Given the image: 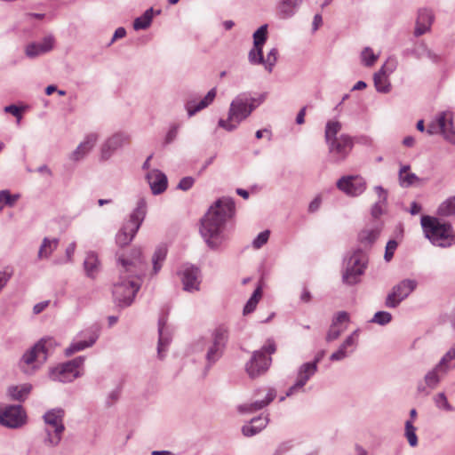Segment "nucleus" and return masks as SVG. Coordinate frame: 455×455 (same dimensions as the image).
I'll return each mask as SVG.
<instances>
[{"label": "nucleus", "mask_w": 455, "mask_h": 455, "mask_svg": "<svg viewBox=\"0 0 455 455\" xmlns=\"http://www.w3.org/2000/svg\"><path fill=\"white\" fill-rule=\"evenodd\" d=\"M405 54H411L418 60L422 59L424 57H427L433 60H436V55L433 53L424 44L417 45L414 49L406 50Z\"/></svg>", "instance_id": "obj_37"}, {"label": "nucleus", "mask_w": 455, "mask_h": 455, "mask_svg": "<svg viewBox=\"0 0 455 455\" xmlns=\"http://www.w3.org/2000/svg\"><path fill=\"white\" fill-rule=\"evenodd\" d=\"M54 38L52 36H45L42 42L31 43L26 47V55L36 58L50 52L53 48Z\"/></svg>", "instance_id": "obj_24"}, {"label": "nucleus", "mask_w": 455, "mask_h": 455, "mask_svg": "<svg viewBox=\"0 0 455 455\" xmlns=\"http://www.w3.org/2000/svg\"><path fill=\"white\" fill-rule=\"evenodd\" d=\"M396 67L397 60L395 58H388L384 65L380 68V69L374 74V76L388 78V76L396 69Z\"/></svg>", "instance_id": "obj_42"}, {"label": "nucleus", "mask_w": 455, "mask_h": 455, "mask_svg": "<svg viewBox=\"0 0 455 455\" xmlns=\"http://www.w3.org/2000/svg\"><path fill=\"white\" fill-rule=\"evenodd\" d=\"M98 334L92 330L80 332L77 335L78 339H75L69 347L65 349V355L70 356L74 353L92 347L98 339Z\"/></svg>", "instance_id": "obj_16"}, {"label": "nucleus", "mask_w": 455, "mask_h": 455, "mask_svg": "<svg viewBox=\"0 0 455 455\" xmlns=\"http://www.w3.org/2000/svg\"><path fill=\"white\" fill-rule=\"evenodd\" d=\"M268 421L269 419L267 416L264 418L260 416L255 417L251 419L249 424L243 426L242 433L246 437L253 436L264 429L267 427Z\"/></svg>", "instance_id": "obj_28"}, {"label": "nucleus", "mask_w": 455, "mask_h": 455, "mask_svg": "<svg viewBox=\"0 0 455 455\" xmlns=\"http://www.w3.org/2000/svg\"><path fill=\"white\" fill-rule=\"evenodd\" d=\"M84 267L87 276L90 278H94L95 274L99 268V259L94 252L91 251L87 253L84 261Z\"/></svg>", "instance_id": "obj_34"}, {"label": "nucleus", "mask_w": 455, "mask_h": 455, "mask_svg": "<svg viewBox=\"0 0 455 455\" xmlns=\"http://www.w3.org/2000/svg\"><path fill=\"white\" fill-rule=\"evenodd\" d=\"M374 190L379 196V200L371 207V215L377 219L383 213V206L387 204V191L381 186H376Z\"/></svg>", "instance_id": "obj_31"}, {"label": "nucleus", "mask_w": 455, "mask_h": 455, "mask_svg": "<svg viewBox=\"0 0 455 455\" xmlns=\"http://www.w3.org/2000/svg\"><path fill=\"white\" fill-rule=\"evenodd\" d=\"M337 187L348 196H357L364 192L366 182L360 176H344L337 181Z\"/></svg>", "instance_id": "obj_15"}, {"label": "nucleus", "mask_w": 455, "mask_h": 455, "mask_svg": "<svg viewBox=\"0 0 455 455\" xmlns=\"http://www.w3.org/2000/svg\"><path fill=\"white\" fill-rule=\"evenodd\" d=\"M291 448V442H284L281 443L275 450L273 455H283Z\"/></svg>", "instance_id": "obj_63"}, {"label": "nucleus", "mask_w": 455, "mask_h": 455, "mask_svg": "<svg viewBox=\"0 0 455 455\" xmlns=\"http://www.w3.org/2000/svg\"><path fill=\"white\" fill-rule=\"evenodd\" d=\"M268 238H269V231L268 230L260 232L252 242L253 247L256 249L260 248L267 242Z\"/></svg>", "instance_id": "obj_55"}, {"label": "nucleus", "mask_w": 455, "mask_h": 455, "mask_svg": "<svg viewBox=\"0 0 455 455\" xmlns=\"http://www.w3.org/2000/svg\"><path fill=\"white\" fill-rule=\"evenodd\" d=\"M409 170L410 165H403L398 173L399 183L403 188H408L419 180L415 173L409 172Z\"/></svg>", "instance_id": "obj_33"}, {"label": "nucleus", "mask_w": 455, "mask_h": 455, "mask_svg": "<svg viewBox=\"0 0 455 455\" xmlns=\"http://www.w3.org/2000/svg\"><path fill=\"white\" fill-rule=\"evenodd\" d=\"M362 60L366 67L372 66L378 59L370 47H365L362 52Z\"/></svg>", "instance_id": "obj_52"}, {"label": "nucleus", "mask_w": 455, "mask_h": 455, "mask_svg": "<svg viewBox=\"0 0 455 455\" xmlns=\"http://www.w3.org/2000/svg\"><path fill=\"white\" fill-rule=\"evenodd\" d=\"M97 133H90L86 135L84 140L81 142L77 148L70 154L69 159L75 162L80 161L93 148L97 140Z\"/></svg>", "instance_id": "obj_22"}, {"label": "nucleus", "mask_w": 455, "mask_h": 455, "mask_svg": "<svg viewBox=\"0 0 455 455\" xmlns=\"http://www.w3.org/2000/svg\"><path fill=\"white\" fill-rule=\"evenodd\" d=\"M129 140L130 136L124 132L113 134L101 146V158L108 160L118 148L128 143Z\"/></svg>", "instance_id": "obj_18"}, {"label": "nucleus", "mask_w": 455, "mask_h": 455, "mask_svg": "<svg viewBox=\"0 0 455 455\" xmlns=\"http://www.w3.org/2000/svg\"><path fill=\"white\" fill-rule=\"evenodd\" d=\"M234 213V200L223 197L217 200L201 220L200 234L211 249H218L225 241V226Z\"/></svg>", "instance_id": "obj_2"}, {"label": "nucleus", "mask_w": 455, "mask_h": 455, "mask_svg": "<svg viewBox=\"0 0 455 455\" xmlns=\"http://www.w3.org/2000/svg\"><path fill=\"white\" fill-rule=\"evenodd\" d=\"M374 86L379 92L387 93L391 91V84L388 78L384 76H373Z\"/></svg>", "instance_id": "obj_48"}, {"label": "nucleus", "mask_w": 455, "mask_h": 455, "mask_svg": "<svg viewBox=\"0 0 455 455\" xmlns=\"http://www.w3.org/2000/svg\"><path fill=\"white\" fill-rule=\"evenodd\" d=\"M84 356H77L52 368L49 372V378L53 381L62 383L71 382L82 375L79 371V368L84 365Z\"/></svg>", "instance_id": "obj_11"}, {"label": "nucleus", "mask_w": 455, "mask_h": 455, "mask_svg": "<svg viewBox=\"0 0 455 455\" xmlns=\"http://www.w3.org/2000/svg\"><path fill=\"white\" fill-rule=\"evenodd\" d=\"M216 88H212L199 102L196 103L195 100H188L185 104V108L188 112V117L193 116L197 112L203 110L204 108H207L210 104H212L216 97Z\"/></svg>", "instance_id": "obj_25"}, {"label": "nucleus", "mask_w": 455, "mask_h": 455, "mask_svg": "<svg viewBox=\"0 0 455 455\" xmlns=\"http://www.w3.org/2000/svg\"><path fill=\"white\" fill-rule=\"evenodd\" d=\"M391 320L392 315L390 313L387 311H378L375 313L371 322L379 325H386L389 323Z\"/></svg>", "instance_id": "obj_50"}, {"label": "nucleus", "mask_w": 455, "mask_h": 455, "mask_svg": "<svg viewBox=\"0 0 455 455\" xmlns=\"http://www.w3.org/2000/svg\"><path fill=\"white\" fill-rule=\"evenodd\" d=\"M64 416L65 411L61 408L51 409L43 416L45 424L46 437L44 441L45 445L54 447L60 443L65 430Z\"/></svg>", "instance_id": "obj_9"}, {"label": "nucleus", "mask_w": 455, "mask_h": 455, "mask_svg": "<svg viewBox=\"0 0 455 455\" xmlns=\"http://www.w3.org/2000/svg\"><path fill=\"white\" fill-rule=\"evenodd\" d=\"M417 287V282L413 279H403L395 285L392 291L387 295L385 305L387 307L395 308L405 299Z\"/></svg>", "instance_id": "obj_12"}, {"label": "nucleus", "mask_w": 455, "mask_h": 455, "mask_svg": "<svg viewBox=\"0 0 455 455\" xmlns=\"http://www.w3.org/2000/svg\"><path fill=\"white\" fill-rule=\"evenodd\" d=\"M154 13L158 15L161 13V10L155 12L152 7L148 9L140 17L134 20L133 28L135 30L147 29L151 25Z\"/></svg>", "instance_id": "obj_32"}, {"label": "nucleus", "mask_w": 455, "mask_h": 455, "mask_svg": "<svg viewBox=\"0 0 455 455\" xmlns=\"http://www.w3.org/2000/svg\"><path fill=\"white\" fill-rule=\"evenodd\" d=\"M4 112L6 113H10L12 114V116H14L15 117H17L18 119V122H20V120L21 119V114H20V109L19 107H17L16 105H9V106H6L4 108Z\"/></svg>", "instance_id": "obj_62"}, {"label": "nucleus", "mask_w": 455, "mask_h": 455, "mask_svg": "<svg viewBox=\"0 0 455 455\" xmlns=\"http://www.w3.org/2000/svg\"><path fill=\"white\" fill-rule=\"evenodd\" d=\"M261 297V288L258 287L248 299L247 303L243 307V315H248L253 312L256 308V306L259 302V298Z\"/></svg>", "instance_id": "obj_43"}, {"label": "nucleus", "mask_w": 455, "mask_h": 455, "mask_svg": "<svg viewBox=\"0 0 455 455\" xmlns=\"http://www.w3.org/2000/svg\"><path fill=\"white\" fill-rule=\"evenodd\" d=\"M440 133L443 135L445 140L452 144H455V131L453 130L452 114L449 111H444L439 114L435 121Z\"/></svg>", "instance_id": "obj_20"}, {"label": "nucleus", "mask_w": 455, "mask_h": 455, "mask_svg": "<svg viewBox=\"0 0 455 455\" xmlns=\"http://www.w3.org/2000/svg\"><path fill=\"white\" fill-rule=\"evenodd\" d=\"M358 333V330H355L352 334H350L344 342L341 344L346 349L349 347H355L356 345L355 336Z\"/></svg>", "instance_id": "obj_61"}, {"label": "nucleus", "mask_w": 455, "mask_h": 455, "mask_svg": "<svg viewBox=\"0 0 455 455\" xmlns=\"http://www.w3.org/2000/svg\"><path fill=\"white\" fill-rule=\"evenodd\" d=\"M275 351L276 346L273 339H267L260 349L254 351L251 359L245 363V371L248 376L251 379H256L267 372L272 363L270 355Z\"/></svg>", "instance_id": "obj_8"}, {"label": "nucleus", "mask_w": 455, "mask_h": 455, "mask_svg": "<svg viewBox=\"0 0 455 455\" xmlns=\"http://www.w3.org/2000/svg\"><path fill=\"white\" fill-rule=\"evenodd\" d=\"M342 124L339 121L330 120L326 123L324 139L328 146L330 159L335 164L342 163L354 148V138L349 134H340Z\"/></svg>", "instance_id": "obj_3"}, {"label": "nucleus", "mask_w": 455, "mask_h": 455, "mask_svg": "<svg viewBox=\"0 0 455 455\" xmlns=\"http://www.w3.org/2000/svg\"><path fill=\"white\" fill-rule=\"evenodd\" d=\"M267 25L260 26L254 33H253V45L259 46L263 48L267 41Z\"/></svg>", "instance_id": "obj_45"}, {"label": "nucleus", "mask_w": 455, "mask_h": 455, "mask_svg": "<svg viewBox=\"0 0 455 455\" xmlns=\"http://www.w3.org/2000/svg\"><path fill=\"white\" fill-rule=\"evenodd\" d=\"M49 305V300H44L36 304L33 307L34 314L37 315L43 312Z\"/></svg>", "instance_id": "obj_64"}, {"label": "nucleus", "mask_w": 455, "mask_h": 455, "mask_svg": "<svg viewBox=\"0 0 455 455\" xmlns=\"http://www.w3.org/2000/svg\"><path fill=\"white\" fill-rule=\"evenodd\" d=\"M349 321V315L346 311H339L332 319V324L339 326L342 323Z\"/></svg>", "instance_id": "obj_59"}, {"label": "nucleus", "mask_w": 455, "mask_h": 455, "mask_svg": "<svg viewBox=\"0 0 455 455\" xmlns=\"http://www.w3.org/2000/svg\"><path fill=\"white\" fill-rule=\"evenodd\" d=\"M147 214V202L141 197L137 202V206L130 215L128 221L124 223L116 235V242L120 247L129 244L140 229Z\"/></svg>", "instance_id": "obj_7"}, {"label": "nucleus", "mask_w": 455, "mask_h": 455, "mask_svg": "<svg viewBox=\"0 0 455 455\" xmlns=\"http://www.w3.org/2000/svg\"><path fill=\"white\" fill-rule=\"evenodd\" d=\"M263 48L259 46H254L251 49L248 54L249 62L252 65L263 64L265 58L263 56Z\"/></svg>", "instance_id": "obj_46"}, {"label": "nucleus", "mask_w": 455, "mask_h": 455, "mask_svg": "<svg viewBox=\"0 0 455 455\" xmlns=\"http://www.w3.org/2000/svg\"><path fill=\"white\" fill-rule=\"evenodd\" d=\"M379 231L377 228L362 230L358 235L359 242L364 246H371L379 237Z\"/></svg>", "instance_id": "obj_36"}, {"label": "nucleus", "mask_w": 455, "mask_h": 455, "mask_svg": "<svg viewBox=\"0 0 455 455\" xmlns=\"http://www.w3.org/2000/svg\"><path fill=\"white\" fill-rule=\"evenodd\" d=\"M277 54H278V51L275 48H272L268 52L267 58L265 59V62L263 63V65L265 66V68L268 72H272L273 68L275 65V62L277 60Z\"/></svg>", "instance_id": "obj_51"}, {"label": "nucleus", "mask_w": 455, "mask_h": 455, "mask_svg": "<svg viewBox=\"0 0 455 455\" xmlns=\"http://www.w3.org/2000/svg\"><path fill=\"white\" fill-rule=\"evenodd\" d=\"M404 435L411 447L418 445V436L416 435V427L413 426L411 420L405 422V432Z\"/></svg>", "instance_id": "obj_47"}, {"label": "nucleus", "mask_w": 455, "mask_h": 455, "mask_svg": "<svg viewBox=\"0 0 455 455\" xmlns=\"http://www.w3.org/2000/svg\"><path fill=\"white\" fill-rule=\"evenodd\" d=\"M52 345V339H41L30 349L26 351L21 358V363L30 365L34 363H44L48 356L49 347Z\"/></svg>", "instance_id": "obj_14"}, {"label": "nucleus", "mask_w": 455, "mask_h": 455, "mask_svg": "<svg viewBox=\"0 0 455 455\" xmlns=\"http://www.w3.org/2000/svg\"><path fill=\"white\" fill-rule=\"evenodd\" d=\"M32 390V385L28 383L20 386H11L7 389V394L12 400L23 402Z\"/></svg>", "instance_id": "obj_29"}, {"label": "nucleus", "mask_w": 455, "mask_h": 455, "mask_svg": "<svg viewBox=\"0 0 455 455\" xmlns=\"http://www.w3.org/2000/svg\"><path fill=\"white\" fill-rule=\"evenodd\" d=\"M397 242L395 240H389L386 245V251H385V255H384V259L387 260V261H389L393 256H394V253H395V251L396 250L397 248Z\"/></svg>", "instance_id": "obj_56"}, {"label": "nucleus", "mask_w": 455, "mask_h": 455, "mask_svg": "<svg viewBox=\"0 0 455 455\" xmlns=\"http://www.w3.org/2000/svg\"><path fill=\"white\" fill-rule=\"evenodd\" d=\"M347 356V349L340 345L339 349L330 356L331 361H341Z\"/></svg>", "instance_id": "obj_58"}, {"label": "nucleus", "mask_w": 455, "mask_h": 455, "mask_svg": "<svg viewBox=\"0 0 455 455\" xmlns=\"http://www.w3.org/2000/svg\"><path fill=\"white\" fill-rule=\"evenodd\" d=\"M58 244L59 239H49L48 237H44L38 251V258H49L50 255L56 250Z\"/></svg>", "instance_id": "obj_35"}, {"label": "nucleus", "mask_w": 455, "mask_h": 455, "mask_svg": "<svg viewBox=\"0 0 455 455\" xmlns=\"http://www.w3.org/2000/svg\"><path fill=\"white\" fill-rule=\"evenodd\" d=\"M317 371L315 363H305L299 368L297 380L286 392V396H291L299 389H302L306 383Z\"/></svg>", "instance_id": "obj_19"}, {"label": "nucleus", "mask_w": 455, "mask_h": 455, "mask_svg": "<svg viewBox=\"0 0 455 455\" xmlns=\"http://www.w3.org/2000/svg\"><path fill=\"white\" fill-rule=\"evenodd\" d=\"M167 254V250L165 247L160 246L156 249L153 257H152V263H153V274H157L161 267L162 264L164 261Z\"/></svg>", "instance_id": "obj_38"}, {"label": "nucleus", "mask_w": 455, "mask_h": 455, "mask_svg": "<svg viewBox=\"0 0 455 455\" xmlns=\"http://www.w3.org/2000/svg\"><path fill=\"white\" fill-rule=\"evenodd\" d=\"M303 0H279L275 6L276 15L287 20L295 15Z\"/></svg>", "instance_id": "obj_23"}, {"label": "nucleus", "mask_w": 455, "mask_h": 455, "mask_svg": "<svg viewBox=\"0 0 455 455\" xmlns=\"http://www.w3.org/2000/svg\"><path fill=\"white\" fill-rule=\"evenodd\" d=\"M146 180L154 195H159L167 188L168 180L166 175L157 169L148 172Z\"/></svg>", "instance_id": "obj_21"}, {"label": "nucleus", "mask_w": 455, "mask_h": 455, "mask_svg": "<svg viewBox=\"0 0 455 455\" xmlns=\"http://www.w3.org/2000/svg\"><path fill=\"white\" fill-rule=\"evenodd\" d=\"M346 267L342 272V282L347 285H355L360 283L361 276L364 274L368 259L361 249H356L344 259Z\"/></svg>", "instance_id": "obj_10"}, {"label": "nucleus", "mask_w": 455, "mask_h": 455, "mask_svg": "<svg viewBox=\"0 0 455 455\" xmlns=\"http://www.w3.org/2000/svg\"><path fill=\"white\" fill-rule=\"evenodd\" d=\"M120 263L119 281L114 284L113 297L120 307H129L140 288V278L146 269V262L141 256V250H132L131 258H118Z\"/></svg>", "instance_id": "obj_1"}, {"label": "nucleus", "mask_w": 455, "mask_h": 455, "mask_svg": "<svg viewBox=\"0 0 455 455\" xmlns=\"http://www.w3.org/2000/svg\"><path fill=\"white\" fill-rule=\"evenodd\" d=\"M438 214L441 216H451L455 214V196L448 198L439 206Z\"/></svg>", "instance_id": "obj_44"}, {"label": "nucleus", "mask_w": 455, "mask_h": 455, "mask_svg": "<svg viewBox=\"0 0 455 455\" xmlns=\"http://www.w3.org/2000/svg\"><path fill=\"white\" fill-rule=\"evenodd\" d=\"M276 396L275 390L269 388L265 399L257 400L253 403H243L238 406L241 413H252L267 406Z\"/></svg>", "instance_id": "obj_26"}, {"label": "nucleus", "mask_w": 455, "mask_h": 455, "mask_svg": "<svg viewBox=\"0 0 455 455\" xmlns=\"http://www.w3.org/2000/svg\"><path fill=\"white\" fill-rule=\"evenodd\" d=\"M228 336V327L220 324L212 331L210 340L205 339L198 340L196 347L200 346V349H207L205 355L207 371L222 357Z\"/></svg>", "instance_id": "obj_4"}, {"label": "nucleus", "mask_w": 455, "mask_h": 455, "mask_svg": "<svg viewBox=\"0 0 455 455\" xmlns=\"http://www.w3.org/2000/svg\"><path fill=\"white\" fill-rule=\"evenodd\" d=\"M448 372L436 364L432 370L428 371L424 376V382L429 389H435L441 381L443 376Z\"/></svg>", "instance_id": "obj_30"}, {"label": "nucleus", "mask_w": 455, "mask_h": 455, "mask_svg": "<svg viewBox=\"0 0 455 455\" xmlns=\"http://www.w3.org/2000/svg\"><path fill=\"white\" fill-rule=\"evenodd\" d=\"M437 364L447 372L455 368V346L447 351Z\"/></svg>", "instance_id": "obj_39"}, {"label": "nucleus", "mask_w": 455, "mask_h": 455, "mask_svg": "<svg viewBox=\"0 0 455 455\" xmlns=\"http://www.w3.org/2000/svg\"><path fill=\"white\" fill-rule=\"evenodd\" d=\"M20 194H11L8 189L0 191V206L2 209L4 205L13 207L16 202L20 199Z\"/></svg>", "instance_id": "obj_41"}, {"label": "nucleus", "mask_w": 455, "mask_h": 455, "mask_svg": "<svg viewBox=\"0 0 455 455\" xmlns=\"http://www.w3.org/2000/svg\"><path fill=\"white\" fill-rule=\"evenodd\" d=\"M158 335L157 355L160 359H163L164 357V352L172 340V335L168 330L158 332Z\"/></svg>", "instance_id": "obj_40"}, {"label": "nucleus", "mask_w": 455, "mask_h": 455, "mask_svg": "<svg viewBox=\"0 0 455 455\" xmlns=\"http://www.w3.org/2000/svg\"><path fill=\"white\" fill-rule=\"evenodd\" d=\"M26 412L21 405H8L0 411V424L9 428H18L26 423Z\"/></svg>", "instance_id": "obj_13"}, {"label": "nucleus", "mask_w": 455, "mask_h": 455, "mask_svg": "<svg viewBox=\"0 0 455 455\" xmlns=\"http://www.w3.org/2000/svg\"><path fill=\"white\" fill-rule=\"evenodd\" d=\"M343 331L344 329L331 323L326 335V340L331 342L337 339Z\"/></svg>", "instance_id": "obj_54"}, {"label": "nucleus", "mask_w": 455, "mask_h": 455, "mask_svg": "<svg viewBox=\"0 0 455 455\" xmlns=\"http://www.w3.org/2000/svg\"><path fill=\"white\" fill-rule=\"evenodd\" d=\"M255 99L249 97L246 93L237 95L231 102L227 120L220 119L219 126L228 132H232L237 125L246 119L256 108L253 105Z\"/></svg>", "instance_id": "obj_5"}, {"label": "nucleus", "mask_w": 455, "mask_h": 455, "mask_svg": "<svg viewBox=\"0 0 455 455\" xmlns=\"http://www.w3.org/2000/svg\"><path fill=\"white\" fill-rule=\"evenodd\" d=\"M195 179L193 177L187 176L180 180L177 188L182 191H188L193 187Z\"/></svg>", "instance_id": "obj_57"}, {"label": "nucleus", "mask_w": 455, "mask_h": 455, "mask_svg": "<svg viewBox=\"0 0 455 455\" xmlns=\"http://www.w3.org/2000/svg\"><path fill=\"white\" fill-rule=\"evenodd\" d=\"M434 401L435 403V406L443 411H453L454 407L448 402V399L444 393L441 392L438 393L435 397Z\"/></svg>", "instance_id": "obj_49"}, {"label": "nucleus", "mask_w": 455, "mask_h": 455, "mask_svg": "<svg viewBox=\"0 0 455 455\" xmlns=\"http://www.w3.org/2000/svg\"><path fill=\"white\" fill-rule=\"evenodd\" d=\"M421 226L425 235L436 246L449 247L455 243L451 235L452 227L450 223H442L438 219L430 216H422Z\"/></svg>", "instance_id": "obj_6"}, {"label": "nucleus", "mask_w": 455, "mask_h": 455, "mask_svg": "<svg viewBox=\"0 0 455 455\" xmlns=\"http://www.w3.org/2000/svg\"><path fill=\"white\" fill-rule=\"evenodd\" d=\"M178 129H179L178 125H173L171 127V129L167 132L165 140H164L165 144H170L176 139L177 134H178Z\"/></svg>", "instance_id": "obj_60"}, {"label": "nucleus", "mask_w": 455, "mask_h": 455, "mask_svg": "<svg viewBox=\"0 0 455 455\" xmlns=\"http://www.w3.org/2000/svg\"><path fill=\"white\" fill-rule=\"evenodd\" d=\"M12 275L13 270L9 267L0 271V291L6 286Z\"/></svg>", "instance_id": "obj_53"}, {"label": "nucleus", "mask_w": 455, "mask_h": 455, "mask_svg": "<svg viewBox=\"0 0 455 455\" xmlns=\"http://www.w3.org/2000/svg\"><path fill=\"white\" fill-rule=\"evenodd\" d=\"M433 20L434 15L431 11L427 9L419 10L416 20L414 35L416 36H420L427 33L430 29Z\"/></svg>", "instance_id": "obj_27"}, {"label": "nucleus", "mask_w": 455, "mask_h": 455, "mask_svg": "<svg viewBox=\"0 0 455 455\" xmlns=\"http://www.w3.org/2000/svg\"><path fill=\"white\" fill-rule=\"evenodd\" d=\"M183 289L186 291L193 292L200 289L199 268L192 265H184L180 271Z\"/></svg>", "instance_id": "obj_17"}]
</instances>
